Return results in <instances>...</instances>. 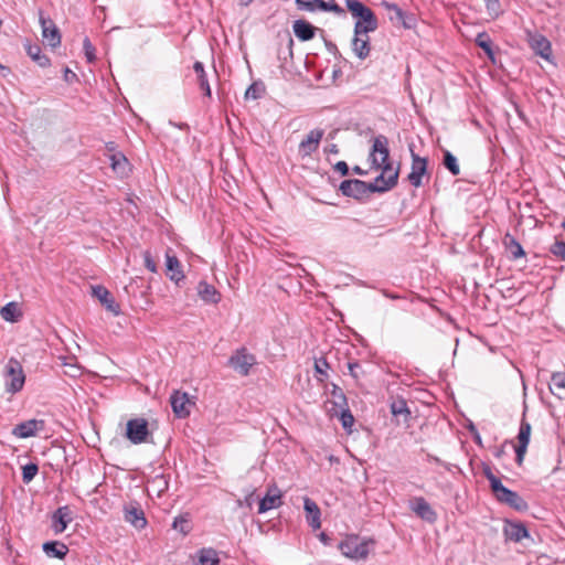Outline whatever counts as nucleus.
Instances as JSON below:
<instances>
[{
	"label": "nucleus",
	"instance_id": "f257e3e1",
	"mask_svg": "<svg viewBox=\"0 0 565 565\" xmlns=\"http://www.w3.org/2000/svg\"><path fill=\"white\" fill-rule=\"evenodd\" d=\"M348 10L356 19L354 32L358 34L374 32L377 26V19L374 12L359 0H347Z\"/></svg>",
	"mask_w": 565,
	"mask_h": 565
},
{
	"label": "nucleus",
	"instance_id": "f03ea898",
	"mask_svg": "<svg viewBox=\"0 0 565 565\" xmlns=\"http://www.w3.org/2000/svg\"><path fill=\"white\" fill-rule=\"evenodd\" d=\"M484 476L489 480L491 490L498 501L508 504L516 511H525L527 509V503L516 492L505 488L490 468L484 469Z\"/></svg>",
	"mask_w": 565,
	"mask_h": 565
},
{
	"label": "nucleus",
	"instance_id": "7ed1b4c3",
	"mask_svg": "<svg viewBox=\"0 0 565 565\" xmlns=\"http://www.w3.org/2000/svg\"><path fill=\"white\" fill-rule=\"evenodd\" d=\"M3 375L6 379V388L9 393H17L22 390L25 376L20 362L11 358L4 366Z\"/></svg>",
	"mask_w": 565,
	"mask_h": 565
},
{
	"label": "nucleus",
	"instance_id": "20e7f679",
	"mask_svg": "<svg viewBox=\"0 0 565 565\" xmlns=\"http://www.w3.org/2000/svg\"><path fill=\"white\" fill-rule=\"evenodd\" d=\"M381 174L372 182L373 192H386L394 188L398 179V169L394 168L391 162L380 166Z\"/></svg>",
	"mask_w": 565,
	"mask_h": 565
},
{
	"label": "nucleus",
	"instance_id": "39448f33",
	"mask_svg": "<svg viewBox=\"0 0 565 565\" xmlns=\"http://www.w3.org/2000/svg\"><path fill=\"white\" fill-rule=\"evenodd\" d=\"M388 158V140L385 136L379 135L373 139L370 160L375 169H380V166L390 162Z\"/></svg>",
	"mask_w": 565,
	"mask_h": 565
},
{
	"label": "nucleus",
	"instance_id": "423d86ee",
	"mask_svg": "<svg viewBox=\"0 0 565 565\" xmlns=\"http://www.w3.org/2000/svg\"><path fill=\"white\" fill-rule=\"evenodd\" d=\"M340 190L343 195L359 200L366 196L369 193H374L372 182L367 183L358 179L343 181L340 184Z\"/></svg>",
	"mask_w": 565,
	"mask_h": 565
},
{
	"label": "nucleus",
	"instance_id": "0eeeda50",
	"mask_svg": "<svg viewBox=\"0 0 565 565\" xmlns=\"http://www.w3.org/2000/svg\"><path fill=\"white\" fill-rule=\"evenodd\" d=\"M149 436L148 423L143 418H135L127 422L126 437L132 444H141L147 441Z\"/></svg>",
	"mask_w": 565,
	"mask_h": 565
},
{
	"label": "nucleus",
	"instance_id": "6e6552de",
	"mask_svg": "<svg viewBox=\"0 0 565 565\" xmlns=\"http://www.w3.org/2000/svg\"><path fill=\"white\" fill-rule=\"evenodd\" d=\"M255 363V356L245 348L237 350L228 360V364L243 376L249 374V370Z\"/></svg>",
	"mask_w": 565,
	"mask_h": 565
},
{
	"label": "nucleus",
	"instance_id": "1a4fd4ad",
	"mask_svg": "<svg viewBox=\"0 0 565 565\" xmlns=\"http://www.w3.org/2000/svg\"><path fill=\"white\" fill-rule=\"evenodd\" d=\"M44 428L45 422L43 419H29L15 425L11 433L14 437L24 439L35 436Z\"/></svg>",
	"mask_w": 565,
	"mask_h": 565
},
{
	"label": "nucleus",
	"instance_id": "9d476101",
	"mask_svg": "<svg viewBox=\"0 0 565 565\" xmlns=\"http://www.w3.org/2000/svg\"><path fill=\"white\" fill-rule=\"evenodd\" d=\"M340 550L344 556L354 561L365 559L369 555L367 544L356 539L341 543Z\"/></svg>",
	"mask_w": 565,
	"mask_h": 565
},
{
	"label": "nucleus",
	"instance_id": "9b49d317",
	"mask_svg": "<svg viewBox=\"0 0 565 565\" xmlns=\"http://www.w3.org/2000/svg\"><path fill=\"white\" fill-rule=\"evenodd\" d=\"M170 402L173 413L180 418L189 416L191 413V407L194 405L189 395L180 391H174L172 393Z\"/></svg>",
	"mask_w": 565,
	"mask_h": 565
},
{
	"label": "nucleus",
	"instance_id": "f8f14e48",
	"mask_svg": "<svg viewBox=\"0 0 565 565\" xmlns=\"http://www.w3.org/2000/svg\"><path fill=\"white\" fill-rule=\"evenodd\" d=\"M323 137L322 129L311 130L298 146V153L301 158L311 156L319 147Z\"/></svg>",
	"mask_w": 565,
	"mask_h": 565
},
{
	"label": "nucleus",
	"instance_id": "ddd939ff",
	"mask_svg": "<svg viewBox=\"0 0 565 565\" xmlns=\"http://www.w3.org/2000/svg\"><path fill=\"white\" fill-rule=\"evenodd\" d=\"M531 425L530 423L522 420L519 428V434L516 436L518 446L515 447L516 454V462L518 465H522L524 456L526 454L527 445L530 443L531 437Z\"/></svg>",
	"mask_w": 565,
	"mask_h": 565
},
{
	"label": "nucleus",
	"instance_id": "4468645a",
	"mask_svg": "<svg viewBox=\"0 0 565 565\" xmlns=\"http://www.w3.org/2000/svg\"><path fill=\"white\" fill-rule=\"evenodd\" d=\"M40 23L44 42L52 47L58 46L61 44V34L54 22L51 19H45L41 14Z\"/></svg>",
	"mask_w": 565,
	"mask_h": 565
},
{
	"label": "nucleus",
	"instance_id": "2eb2a0df",
	"mask_svg": "<svg viewBox=\"0 0 565 565\" xmlns=\"http://www.w3.org/2000/svg\"><path fill=\"white\" fill-rule=\"evenodd\" d=\"M427 171V160L420 158L418 154L412 151V170L408 174V180L415 188L422 185V177Z\"/></svg>",
	"mask_w": 565,
	"mask_h": 565
},
{
	"label": "nucleus",
	"instance_id": "dca6fc26",
	"mask_svg": "<svg viewBox=\"0 0 565 565\" xmlns=\"http://www.w3.org/2000/svg\"><path fill=\"white\" fill-rule=\"evenodd\" d=\"M92 295L97 298L100 303L115 316L120 313L119 306L116 303L110 292L104 286H92Z\"/></svg>",
	"mask_w": 565,
	"mask_h": 565
},
{
	"label": "nucleus",
	"instance_id": "f3484780",
	"mask_svg": "<svg viewBox=\"0 0 565 565\" xmlns=\"http://www.w3.org/2000/svg\"><path fill=\"white\" fill-rule=\"evenodd\" d=\"M411 509L420 519L434 523L437 520V514L430 507V504L422 497L415 498L411 502Z\"/></svg>",
	"mask_w": 565,
	"mask_h": 565
},
{
	"label": "nucleus",
	"instance_id": "a211bd4d",
	"mask_svg": "<svg viewBox=\"0 0 565 565\" xmlns=\"http://www.w3.org/2000/svg\"><path fill=\"white\" fill-rule=\"evenodd\" d=\"M72 520V512L67 505L58 508L52 515V529L55 534L63 533Z\"/></svg>",
	"mask_w": 565,
	"mask_h": 565
},
{
	"label": "nucleus",
	"instance_id": "6ab92c4d",
	"mask_svg": "<svg viewBox=\"0 0 565 565\" xmlns=\"http://www.w3.org/2000/svg\"><path fill=\"white\" fill-rule=\"evenodd\" d=\"M125 520L137 529H143L147 524L145 513L137 503H129L124 508Z\"/></svg>",
	"mask_w": 565,
	"mask_h": 565
},
{
	"label": "nucleus",
	"instance_id": "aec40b11",
	"mask_svg": "<svg viewBox=\"0 0 565 565\" xmlns=\"http://www.w3.org/2000/svg\"><path fill=\"white\" fill-rule=\"evenodd\" d=\"M281 492L277 487H270L267 490L265 497L260 500L258 507V513H265L271 509L281 505Z\"/></svg>",
	"mask_w": 565,
	"mask_h": 565
},
{
	"label": "nucleus",
	"instance_id": "412c9836",
	"mask_svg": "<svg viewBox=\"0 0 565 565\" xmlns=\"http://www.w3.org/2000/svg\"><path fill=\"white\" fill-rule=\"evenodd\" d=\"M303 509L306 512V520H307L308 524L313 530H319L321 527V520H320L321 511H320L318 504L310 498L306 497L303 499Z\"/></svg>",
	"mask_w": 565,
	"mask_h": 565
},
{
	"label": "nucleus",
	"instance_id": "4be33fe9",
	"mask_svg": "<svg viewBox=\"0 0 565 565\" xmlns=\"http://www.w3.org/2000/svg\"><path fill=\"white\" fill-rule=\"evenodd\" d=\"M352 50L360 60H365L371 52L370 36L369 33L358 34L354 32L352 40Z\"/></svg>",
	"mask_w": 565,
	"mask_h": 565
},
{
	"label": "nucleus",
	"instance_id": "5701e85b",
	"mask_svg": "<svg viewBox=\"0 0 565 565\" xmlns=\"http://www.w3.org/2000/svg\"><path fill=\"white\" fill-rule=\"evenodd\" d=\"M530 46L531 49L541 57L545 60H550L552 54L551 43L550 41L541 35V34H534L530 36Z\"/></svg>",
	"mask_w": 565,
	"mask_h": 565
},
{
	"label": "nucleus",
	"instance_id": "b1692460",
	"mask_svg": "<svg viewBox=\"0 0 565 565\" xmlns=\"http://www.w3.org/2000/svg\"><path fill=\"white\" fill-rule=\"evenodd\" d=\"M166 266L168 270L169 278L174 281L179 282L184 279V274L181 269V263L178 259L177 256L171 255L170 252L166 253Z\"/></svg>",
	"mask_w": 565,
	"mask_h": 565
},
{
	"label": "nucleus",
	"instance_id": "393cba45",
	"mask_svg": "<svg viewBox=\"0 0 565 565\" xmlns=\"http://www.w3.org/2000/svg\"><path fill=\"white\" fill-rule=\"evenodd\" d=\"M503 245L512 259H518L525 256L523 247L510 233L504 235Z\"/></svg>",
	"mask_w": 565,
	"mask_h": 565
},
{
	"label": "nucleus",
	"instance_id": "a878e982",
	"mask_svg": "<svg viewBox=\"0 0 565 565\" xmlns=\"http://www.w3.org/2000/svg\"><path fill=\"white\" fill-rule=\"evenodd\" d=\"M292 29L295 35L301 41H309L315 36V28L305 20H296Z\"/></svg>",
	"mask_w": 565,
	"mask_h": 565
},
{
	"label": "nucleus",
	"instance_id": "bb28decb",
	"mask_svg": "<svg viewBox=\"0 0 565 565\" xmlns=\"http://www.w3.org/2000/svg\"><path fill=\"white\" fill-rule=\"evenodd\" d=\"M198 295L202 300L210 303H217L220 301L218 291L205 281H200L198 285Z\"/></svg>",
	"mask_w": 565,
	"mask_h": 565
},
{
	"label": "nucleus",
	"instance_id": "cd10ccee",
	"mask_svg": "<svg viewBox=\"0 0 565 565\" xmlns=\"http://www.w3.org/2000/svg\"><path fill=\"white\" fill-rule=\"evenodd\" d=\"M504 534L513 542H520L529 536L527 529L522 523H509L504 529Z\"/></svg>",
	"mask_w": 565,
	"mask_h": 565
},
{
	"label": "nucleus",
	"instance_id": "c85d7f7f",
	"mask_svg": "<svg viewBox=\"0 0 565 565\" xmlns=\"http://www.w3.org/2000/svg\"><path fill=\"white\" fill-rule=\"evenodd\" d=\"M43 551L49 557L63 559L68 552V547L62 542L53 541L44 543Z\"/></svg>",
	"mask_w": 565,
	"mask_h": 565
},
{
	"label": "nucleus",
	"instance_id": "c756f323",
	"mask_svg": "<svg viewBox=\"0 0 565 565\" xmlns=\"http://www.w3.org/2000/svg\"><path fill=\"white\" fill-rule=\"evenodd\" d=\"M381 6L386 10L388 19L394 24H403L406 26L405 23V14L403 10L396 4L388 1H382Z\"/></svg>",
	"mask_w": 565,
	"mask_h": 565
},
{
	"label": "nucleus",
	"instance_id": "7c9ffc66",
	"mask_svg": "<svg viewBox=\"0 0 565 565\" xmlns=\"http://www.w3.org/2000/svg\"><path fill=\"white\" fill-rule=\"evenodd\" d=\"M550 391L559 399H565V374L554 373L550 382Z\"/></svg>",
	"mask_w": 565,
	"mask_h": 565
},
{
	"label": "nucleus",
	"instance_id": "2f4dec72",
	"mask_svg": "<svg viewBox=\"0 0 565 565\" xmlns=\"http://www.w3.org/2000/svg\"><path fill=\"white\" fill-rule=\"evenodd\" d=\"M193 70L196 73V82L200 88L203 90L205 96L211 97V87L203 64L201 62H195Z\"/></svg>",
	"mask_w": 565,
	"mask_h": 565
},
{
	"label": "nucleus",
	"instance_id": "473e14b6",
	"mask_svg": "<svg viewBox=\"0 0 565 565\" xmlns=\"http://www.w3.org/2000/svg\"><path fill=\"white\" fill-rule=\"evenodd\" d=\"M1 318L9 322H15L18 321L22 312L20 310V307L17 302H9L7 303L1 310H0Z\"/></svg>",
	"mask_w": 565,
	"mask_h": 565
},
{
	"label": "nucleus",
	"instance_id": "72a5a7b5",
	"mask_svg": "<svg viewBox=\"0 0 565 565\" xmlns=\"http://www.w3.org/2000/svg\"><path fill=\"white\" fill-rule=\"evenodd\" d=\"M198 565H216L220 562L218 554L213 548H202L198 553Z\"/></svg>",
	"mask_w": 565,
	"mask_h": 565
},
{
	"label": "nucleus",
	"instance_id": "f704fd0d",
	"mask_svg": "<svg viewBox=\"0 0 565 565\" xmlns=\"http://www.w3.org/2000/svg\"><path fill=\"white\" fill-rule=\"evenodd\" d=\"M391 413L395 417L402 416L404 422H407L411 415L406 401L403 398L395 399L391 403Z\"/></svg>",
	"mask_w": 565,
	"mask_h": 565
},
{
	"label": "nucleus",
	"instance_id": "c9c22d12",
	"mask_svg": "<svg viewBox=\"0 0 565 565\" xmlns=\"http://www.w3.org/2000/svg\"><path fill=\"white\" fill-rule=\"evenodd\" d=\"M296 6L301 11L315 12L326 8V1L323 0H295Z\"/></svg>",
	"mask_w": 565,
	"mask_h": 565
},
{
	"label": "nucleus",
	"instance_id": "e433bc0d",
	"mask_svg": "<svg viewBox=\"0 0 565 565\" xmlns=\"http://www.w3.org/2000/svg\"><path fill=\"white\" fill-rule=\"evenodd\" d=\"M111 168L118 174H125L128 170V160L122 153L110 156Z\"/></svg>",
	"mask_w": 565,
	"mask_h": 565
},
{
	"label": "nucleus",
	"instance_id": "4c0bfd02",
	"mask_svg": "<svg viewBox=\"0 0 565 565\" xmlns=\"http://www.w3.org/2000/svg\"><path fill=\"white\" fill-rule=\"evenodd\" d=\"M476 43L480 46L491 61H494V53L492 50V41L487 33H479L476 38Z\"/></svg>",
	"mask_w": 565,
	"mask_h": 565
},
{
	"label": "nucleus",
	"instance_id": "58836bf2",
	"mask_svg": "<svg viewBox=\"0 0 565 565\" xmlns=\"http://www.w3.org/2000/svg\"><path fill=\"white\" fill-rule=\"evenodd\" d=\"M444 166L450 171L452 175H458L460 173V167L458 164L457 158L448 150L444 151Z\"/></svg>",
	"mask_w": 565,
	"mask_h": 565
},
{
	"label": "nucleus",
	"instance_id": "ea45409f",
	"mask_svg": "<svg viewBox=\"0 0 565 565\" xmlns=\"http://www.w3.org/2000/svg\"><path fill=\"white\" fill-rule=\"evenodd\" d=\"M26 51L29 56L38 62L40 66H46L49 64V58L41 55V47L39 45H29Z\"/></svg>",
	"mask_w": 565,
	"mask_h": 565
},
{
	"label": "nucleus",
	"instance_id": "a19ab883",
	"mask_svg": "<svg viewBox=\"0 0 565 565\" xmlns=\"http://www.w3.org/2000/svg\"><path fill=\"white\" fill-rule=\"evenodd\" d=\"M39 471L38 465L28 463L22 468V480L24 483L31 482Z\"/></svg>",
	"mask_w": 565,
	"mask_h": 565
},
{
	"label": "nucleus",
	"instance_id": "79ce46f5",
	"mask_svg": "<svg viewBox=\"0 0 565 565\" xmlns=\"http://www.w3.org/2000/svg\"><path fill=\"white\" fill-rule=\"evenodd\" d=\"M263 93V85L258 83H253L245 92V99H258L262 97Z\"/></svg>",
	"mask_w": 565,
	"mask_h": 565
},
{
	"label": "nucleus",
	"instance_id": "37998d69",
	"mask_svg": "<svg viewBox=\"0 0 565 565\" xmlns=\"http://www.w3.org/2000/svg\"><path fill=\"white\" fill-rule=\"evenodd\" d=\"M332 397L334 399L333 401L334 407L342 408V407L347 406V398H345L343 392L335 385L333 386V390H332Z\"/></svg>",
	"mask_w": 565,
	"mask_h": 565
},
{
	"label": "nucleus",
	"instance_id": "c03bdc74",
	"mask_svg": "<svg viewBox=\"0 0 565 565\" xmlns=\"http://www.w3.org/2000/svg\"><path fill=\"white\" fill-rule=\"evenodd\" d=\"M340 420L343 426V428L348 429L351 428L354 423V417L350 413L348 408H340Z\"/></svg>",
	"mask_w": 565,
	"mask_h": 565
},
{
	"label": "nucleus",
	"instance_id": "a18cd8bd",
	"mask_svg": "<svg viewBox=\"0 0 565 565\" xmlns=\"http://www.w3.org/2000/svg\"><path fill=\"white\" fill-rule=\"evenodd\" d=\"M83 49L88 63H93L96 60L95 47L88 38L83 41Z\"/></svg>",
	"mask_w": 565,
	"mask_h": 565
},
{
	"label": "nucleus",
	"instance_id": "49530a36",
	"mask_svg": "<svg viewBox=\"0 0 565 565\" xmlns=\"http://www.w3.org/2000/svg\"><path fill=\"white\" fill-rule=\"evenodd\" d=\"M550 252L562 260L565 259V242L556 241L550 247Z\"/></svg>",
	"mask_w": 565,
	"mask_h": 565
},
{
	"label": "nucleus",
	"instance_id": "de8ad7c7",
	"mask_svg": "<svg viewBox=\"0 0 565 565\" xmlns=\"http://www.w3.org/2000/svg\"><path fill=\"white\" fill-rule=\"evenodd\" d=\"M329 369V363L326 359H319L315 362V370L322 376H327V370Z\"/></svg>",
	"mask_w": 565,
	"mask_h": 565
},
{
	"label": "nucleus",
	"instance_id": "09e8293b",
	"mask_svg": "<svg viewBox=\"0 0 565 565\" xmlns=\"http://www.w3.org/2000/svg\"><path fill=\"white\" fill-rule=\"evenodd\" d=\"M143 260H145V266L148 270H150L151 273H157V264L153 260L150 252L146 250L143 253Z\"/></svg>",
	"mask_w": 565,
	"mask_h": 565
},
{
	"label": "nucleus",
	"instance_id": "8fccbe9b",
	"mask_svg": "<svg viewBox=\"0 0 565 565\" xmlns=\"http://www.w3.org/2000/svg\"><path fill=\"white\" fill-rule=\"evenodd\" d=\"M173 529L179 530L183 534H186L189 531L188 521L183 518H175L173 522Z\"/></svg>",
	"mask_w": 565,
	"mask_h": 565
},
{
	"label": "nucleus",
	"instance_id": "3c124183",
	"mask_svg": "<svg viewBox=\"0 0 565 565\" xmlns=\"http://www.w3.org/2000/svg\"><path fill=\"white\" fill-rule=\"evenodd\" d=\"M321 11H331V12H334L337 14H343L344 13V10L338 3H335L333 0L330 1V2H326V8H322Z\"/></svg>",
	"mask_w": 565,
	"mask_h": 565
},
{
	"label": "nucleus",
	"instance_id": "603ef678",
	"mask_svg": "<svg viewBox=\"0 0 565 565\" xmlns=\"http://www.w3.org/2000/svg\"><path fill=\"white\" fill-rule=\"evenodd\" d=\"M334 170L340 172L341 175H347L349 173V167L344 161H339L335 163Z\"/></svg>",
	"mask_w": 565,
	"mask_h": 565
},
{
	"label": "nucleus",
	"instance_id": "864d4df0",
	"mask_svg": "<svg viewBox=\"0 0 565 565\" xmlns=\"http://www.w3.org/2000/svg\"><path fill=\"white\" fill-rule=\"evenodd\" d=\"M76 78H77L76 74L74 72H72L70 68L66 67L65 71H64V79L67 83H72Z\"/></svg>",
	"mask_w": 565,
	"mask_h": 565
},
{
	"label": "nucleus",
	"instance_id": "5fc2aeb1",
	"mask_svg": "<svg viewBox=\"0 0 565 565\" xmlns=\"http://www.w3.org/2000/svg\"><path fill=\"white\" fill-rule=\"evenodd\" d=\"M348 367H349L350 374L356 379L359 376L356 371L360 369V365L358 363H349Z\"/></svg>",
	"mask_w": 565,
	"mask_h": 565
},
{
	"label": "nucleus",
	"instance_id": "6e6d98bb",
	"mask_svg": "<svg viewBox=\"0 0 565 565\" xmlns=\"http://www.w3.org/2000/svg\"><path fill=\"white\" fill-rule=\"evenodd\" d=\"M487 7L490 10L497 11V9L499 7V2H498V0H487Z\"/></svg>",
	"mask_w": 565,
	"mask_h": 565
},
{
	"label": "nucleus",
	"instance_id": "4d7b16f0",
	"mask_svg": "<svg viewBox=\"0 0 565 565\" xmlns=\"http://www.w3.org/2000/svg\"><path fill=\"white\" fill-rule=\"evenodd\" d=\"M353 171H354V173L360 174V175H364V174L366 173V172H365V171H363L359 166H355V167L353 168Z\"/></svg>",
	"mask_w": 565,
	"mask_h": 565
},
{
	"label": "nucleus",
	"instance_id": "13d9d810",
	"mask_svg": "<svg viewBox=\"0 0 565 565\" xmlns=\"http://www.w3.org/2000/svg\"><path fill=\"white\" fill-rule=\"evenodd\" d=\"M153 483L162 484L164 488H167V482L163 480V478L153 480Z\"/></svg>",
	"mask_w": 565,
	"mask_h": 565
},
{
	"label": "nucleus",
	"instance_id": "bf43d9fd",
	"mask_svg": "<svg viewBox=\"0 0 565 565\" xmlns=\"http://www.w3.org/2000/svg\"><path fill=\"white\" fill-rule=\"evenodd\" d=\"M330 152L338 153V148H337V146H335V145H332V146L330 147Z\"/></svg>",
	"mask_w": 565,
	"mask_h": 565
},
{
	"label": "nucleus",
	"instance_id": "052dcab7",
	"mask_svg": "<svg viewBox=\"0 0 565 565\" xmlns=\"http://www.w3.org/2000/svg\"><path fill=\"white\" fill-rule=\"evenodd\" d=\"M252 0H238L239 4L247 6Z\"/></svg>",
	"mask_w": 565,
	"mask_h": 565
},
{
	"label": "nucleus",
	"instance_id": "680f3d73",
	"mask_svg": "<svg viewBox=\"0 0 565 565\" xmlns=\"http://www.w3.org/2000/svg\"><path fill=\"white\" fill-rule=\"evenodd\" d=\"M329 412H333L335 415H338V411H335L334 407L332 409H329Z\"/></svg>",
	"mask_w": 565,
	"mask_h": 565
},
{
	"label": "nucleus",
	"instance_id": "e2e57ef3",
	"mask_svg": "<svg viewBox=\"0 0 565 565\" xmlns=\"http://www.w3.org/2000/svg\"><path fill=\"white\" fill-rule=\"evenodd\" d=\"M563 226L565 227V222L563 223Z\"/></svg>",
	"mask_w": 565,
	"mask_h": 565
}]
</instances>
